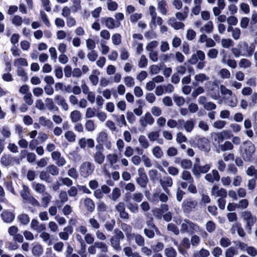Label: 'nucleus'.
I'll return each instance as SVG.
<instances>
[{"label": "nucleus", "instance_id": "obj_21", "mask_svg": "<svg viewBox=\"0 0 257 257\" xmlns=\"http://www.w3.org/2000/svg\"><path fill=\"white\" fill-rule=\"evenodd\" d=\"M31 227L37 232H41L46 229V226L44 224L40 223L37 219H32L31 224Z\"/></svg>", "mask_w": 257, "mask_h": 257}, {"label": "nucleus", "instance_id": "obj_5", "mask_svg": "<svg viewBox=\"0 0 257 257\" xmlns=\"http://www.w3.org/2000/svg\"><path fill=\"white\" fill-rule=\"evenodd\" d=\"M95 153H93L92 157L94 161L97 164L101 165L105 160V156L103 154L104 148L103 145L98 144L95 147Z\"/></svg>", "mask_w": 257, "mask_h": 257}, {"label": "nucleus", "instance_id": "obj_23", "mask_svg": "<svg viewBox=\"0 0 257 257\" xmlns=\"http://www.w3.org/2000/svg\"><path fill=\"white\" fill-rule=\"evenodd\" d=\"M54 98L58 105L60 106L63 110L64 111L68 110L69 105L63 97L60 95H56Z\"/></svg>", "mask_w": 257, "mask_h": 257}, {"label": "nucleus", "instance_id": "obj_56", "mask_svg": "<svg viewBox=\"0 0 257 257\" xmlns=\"http://www.w3.org/2000/svg\"><path fill=\"white\" fill-rule=\"evenodd\" d=\"M47 171L53 176H57L59 174V169L54 165H50L46 168Z\"/></svg>", "mask_w": 257, "mask_h": 257}, {"label": "nucleus", "instance_id": "obj_46", "mask_svg": "<svg viewBox=\"0 0 257 257\" xmlns=\"http://www.w3.org/2000/svg\"><path fill=\"white\" fill-rule=\"evenodd\" d=\"M76 238L77 240L80 243L81 246V249L79 251V253L82 255V257H85V255H82V254L84 253L85 251V244L81 236L79 234H77L76 235Z\"/></svg>", "mask_w": 257, "mask_h": 257}, {"label": "nucleus", "instance_id": "obj_3", "mask_svg": "<svg viewBox=\"0 0 257 257\" xmlns=\"http://www.w3.org/2000/svg\"><path fill=\"white\" fill-rule=\"evenodd\" d=\"M94 168V165L92 163L85 161L80 165L79 168V173L83 178H87L92 174Z\"/></svg>", "mask_w": 257, "mask_h": 257}, {"label": "nucleus", "instance_id": "obj_48", "mask_svg": "<svg viewBox=\"0 0 257 257\" xmlns=\"http://www.w3.org/2000/svg\"><path fill=\"white\" fill-rule=\"evenodd\" d=\"M218 75L222 79H229L231 77V73L230 71L226 68L221 69L218 73Z\"/></svg>", "mask_w": 257, "mask_h": 257}, {"label": "nucleus", "instance_id": "obj_37", "mask_svg": "<svg viewBox=\"0 0 257 257\" xmlns=\"http://www.w3.org/2000/svg\"><path fill=\"white\" fill-rule=\"evenodd\" d=\"M33 254L35 256H40L43 252V247L39 244H36L32 249Z\"/></svg>", "mask_w": 257, "mask_h": 257}, {"label": "nucleus", "instance_id": "obj_49", "mask_svg": "<svg viewBox=\"0 0 257 257\" xmlns=\"http://www.w3.org/2000/svg\"><path fill=\"white\" fill-rule=\"evenodd\" d=\"M39 178L41 180L47 183H50L52 182V178L47 171H42L40 173Z\"/></svg>", "mask_w": 257, "mask_h": 257}, {"label": "nucleus", "instance_id": "obj_41", "mask_svg": "<svg viewBox=\"0 0 257 257\" xmlns=\"http://www.w3.org/2000/svg\"><path fill=\"white\" fill-rule=\"evenodd\" d=\"M122 229L125 232L126 237L128 240L134 238V233H132V227L127 224H124L122 226Z\"/></svg>", "mask_w": 257, "mask_h": 257}, {"label": "nucleus", "instance_id": "obj_30", "mask_svg": "<svg viewBox=\"0 0 257 257\" xmlns=\"http://www.w3.org/2000/svg\"><path fill=\"white\" fill-rule=\"evenodd\" d=\"M32 186L33 189L39 194H43L44 193H45L46 188V186L43 184L34 182L32 183Z\"/></svg>", "mask_w": 257, "mask_h": 257}, {"label": "nucleus", "instance_id": "obj_61", "mask_svg": "<svg viewBox=\"0 0 257 257\" xmlns=\"http://www.w3.org/2000/svg\"><path fill=\"white\" fill-rule=\"evenodd\" d=\"M238 254V251L236 248L233 246H231L226 249L225 251V257H233Z\"/></svg>", "mask_w": 257, "mask_h": 257}, {"label": "nucleus", "instance_id": "obj_4", "mask_svg": "<svg viewBox=\"0 0 257 257\" xmlns=\"http://www.w3.org/2000/svg\"><path fill=\"white\" fill-rule=\"evenodd\" d=\"M96 141L98 144L104 145L107 150L111 149L112 143L109 140L108 134L106 131H102L99 132L96 136Z\"/></svg>", "mask_w": 257, "mask_h": 257}, {"label": "nucleus", "instance_id": "obj_29", "mask_svg": "<svg viewBox=\"0 0 257 257\" xmlns=\"http://www.w3.org/2000/svg\"><path fill=\"white\" fill-rule=\"evenodd\" d=\"M15 160V159L12 156L9 155H5L2 157L1 162L3 165L8 166L11 165Z\"/></svg>", "mask_w": 257, "mask_h": 257}, {"label": "nucleus", "instance_id": "obj_62", "mask_svg": "<svg viewBox=\"0 0 257 257\" xmlns=\"http://www.w3.org/2000/svg\"><path fill=\"white\" fill-rule=\"evenodd\" d=\"M107 9L110 11H115L118 8V4L112 0H107Z\"/></svg>", "mask_w": 257, "mask_h": 257}, {"label": "nucleus", "instance_id": "obj_50", "mask_svg": "<svg viewBox=\"0 0 257 257\" xmlns=\"http://www.w3.org/2000/svg\"><path fill=\"white\" fill-rule=\"evenodd\" d=\"M19 221L23 225H26L30 222V217L27 214L22 213L18 215Z\"/></svg>", "mask_w": 257, "mask_h": 257}, {"label": "nucleus", "instance_id": "obj_2", "mask_svg": "<svg viewBox=\"0 0 257 257\" xmlns=\"http://www.w3.org/2000/svg\"><path fill=\"white\" fill-rule=\"evenodd\" d=\"M240 149L244 160L250 161L255 151L254 145L250 141H245L240 146Z\"/></svg>", "mask_w": 257, "mask_h": 257}, {"label": "nucleus", "instance_id": "obj_12", "mask_svg": "<svg viewBox=\"0 0 257 257\" xmlns=\"http://www.w3.org/2000/svg\"><path fill=\"white\" fill-rule=\"evenodd\" d=\"M12 23L16 27H20L24 23L26 25H29L30 23V19L29 18L25 17L22 18L19 15L14 16L11 19Z\"/></svg>", "mask_w": 257, "mask_h": 257}, {"label": "nucleus", "instance_id": "obj_7", "mask_svg": "<svg viewBox=\"0 0 257 257\" xmlns=\"http://www.w3.org/2000/svg\"><path fill=\"white\" fill-rule=\"evenodd\" d=\"M138 177L136 178L137 183L142 187L145 188L147 185L148 179L144 168L138 169Z\"/></svg>", "mask_w": 257, "mask_h": 257}, {"label": "nucleus", "instance_id": "obj_45", "mask_svg": "<svg viewBox=\"0 0 257 257\" xmlns=\"http://www.w3.org/2000/svg\"><path fill=\"white\" fill-rule=\"evenodd\" d=\"M14 65L18 68H21L22 66H27L28 63L26 59L20 58L14 60Z\"/></svg>", "mask_w": 257, "mask_h": 257}, {"label": "nucleus", "instance_id": "obj_14", "mask_svg": "<svg viewBox=\"0 0 257 257\" xmlns=\"http://www.w3.org/2000/svg\"><path fill=\"white\" fill-rule=\"evenodd\" d=\"M155 119L150 112H147L144 116L140 117L139 122L141 126L146 127L148 125H152Z\"/></svg>", "mask_w": 257, "mask_h": 257}, {"label": "nucleus", "instance_id": "obj_44", "mask_svg": "<svg viewBox=\"0 0 257 257\" xmlns=\"http://www.w3.org/2000/svg\"><path fill=\"white\" fill-rule=\"evenodd\" d=\"M11 133L8 128L6 127H3L2 129L0 128V140L4 141L7 138L10 137Z\"/></svg>", "mask_w": 257, "mask_h": 257}, {"label": "nucleus", "instance_id": "obj_13", "mask_svg": "<svg viewBox=\"0 0 257 257\" xmlns=\"http://www.w3.org/2000/svg\"><path fill=\"white\" fill-rule=\"evenodd\" d=\"M19 229L16 226H11L8 229L9 234L13 237L15 241L19 242H22L23 241V236L22 235L18 233Z\"/></svg>", "mask_w": 257, "mask_h": 257}, {"label": "nucleus", "instance_id": "obj_9", "mask_svg": "<svg viewBox=\"0 0 257 257\" xmlns=\"http://www.w3.org/2000/svg\"><path fill=\"white\" fill-rule=\"evenodd\" d=\"M242 216L244 220L246 223V229L251 230V226L256 222V218L249 211H244L242 213Z\"/></svg>", "mask_w": 257, "mask_h": 257}, {"label": "nucleus", "instance_id": "obj_40", "mask_svg": "<svg viewBox=\"0 0 257 257\" xmlns=\"http://www.w3.org/2000/svg\"><path fill=\"white\" fill-rule=\"evenodd\" d=\"M45 102L46 107L49 110L57 111L58 110V107L55 105L52 99L50 98H46L45 100Z\"/></svg>", "mask_w": 257, "mask_h": 257}, {"label": "nucleus", "instance_id": "obj_38", "mask_svg": "<svg viewBox=\"0 0 257 257\" xmlns=\"http://www.w3.org/2000/svg\"><path fill=\"white\" fill-rule=\"evenodd\" d=\"M52 198V196L48 192H45L43 194L41 198V204L44 207H47Z\"/></svg>", "mask_w": 257, "mask_h": 257}, {"label": "nucleus", "instance_id": "obj_53", "mask_svg": "<svg viewBox=\"0 0 257 257\" xmlns=\"http://www.w3.org/2000/svg\"><path fill=\"white\" fill-rule=\"evenodd\" d=\"M238 65L240 68L246 69L250 67L251 62L247 59L242 58L240 60Z\"/></svg>", "mask_w": 257, "mask_h": 257}, {"label": "nucleus", "instance_id": "obj_36", "mask_svg": "<svg viewBox=\"0 0 257 257\" xmlns=\"http://www.w3.org/2000/svg\"><path fill=\"white\" fill-rule=\"evenodd\" d=\"M181 178L186 181L188 183H193L194 182V179L190 172L186 170L183 171L181 174Z\"/></svg>", "mask_w": 257, "mask_h": 257}, {"label": "nucleus", "instance_id": "obj_63", "mask_svg": "<svg viewBox=\"0 0 257 257\" xmlns=\"http://www.w3.org/2000/svg\"><path fill=\"white\" fill-rule=\"evenodd\" d=\"M64 137L69 142H74L75 141L76 135L72 131H68L65 132Z\"/></svg>", "mask_w": 257, "mask_h": 257}, {"label": "nucleus", "instance_id": "obj_19", "mask_svg": "<svg viewBox=\"0 0 257 257\" xmlns=\"http://www.w3.org/2000/svg\"><path fill=\"white\" fill-rule=\"evenodd\" d=\"M175 163L180 165V166L184 169H190L192 166V162L189 159L180 158H176L175 160Z\"/></svg>", "mask_w": 257, "mask_h": 257}, {"label": "nucleus", "instance_id": "obj_34", "mask_svg": "<svg viewBox=\"0 0 257 257\" xmlns=\"http://www.w3.org/2000/svg\"><path fill=\"white\" fill-rule=\"evenodd\" d=\"M71 232V228L69 226H67L63 229V231L60 232L59 233V236L61 239L67 240L69 238V233Z\"/></svg>", "mask_w": 257, "mask_h": 257}, {"label": "nucleus", "instance_id": "obj_15", "mask_svg": "<svg viewBox=\"0 0 257 257\" xmlns=\"http://www.w3.org/2000/svg\"><path fill=\"white\" fill-rule=\"evenodd\" d=\"M197 147L201 151L208 152L210 150L209 142L205 138H201L197 140Z\"/></svg>", "mask_w": 257, "mask_h": 257}, {"label": "nucleus", "instance_id": "obj_18", "mask_svg": "<svg viewBox=\"0 0 257 257\" xmlns=\"http://www.w3.org/2000/svg\"><path fill=\"white\" fill-rule=\"evenodd\" d=\"M211 195L215 197H226L227 192L223 188H219L217 186H214L211 189Z\"/></svg>", "mask_w": 257, "mask_h": 257}, {"label": "nucleus", "instance_id": "obj_25", "mask_svg": "<svg viewBox=\"0 0 257 257\" xmlns=\"http://www.w3.org/2000/svg\"><path fill=\"white\" fill-rule=\"evenodd\" d=\"M168 24L176 30L184 29V24L180 21H177L174 18L170 19L168 21Z\"/></svg>", "mask_w": 257, "mask_h": 257}, {"label": "nucleus", "instance_id": "obj_33", "mask_svg": "<svg viewBox=\"0 0 257 257\" xmlns=\"http://www.w3.org/2000/svg\"><path fill=\"white\" fill-rule=\"evenodd\" d=\"M213 29L214 26L213 22L212 21H208L200 28V32L209 34L213 32Z\"/></svg>", "mask_w": 257, "mask_h": 257}, {"label": "nucleus", "instance_id": "obj_31", "mask_svg": "<svg viewBox=\"0 0 257 257\" xmlns=\"http://www.w3.org/2000/svg\"><path fill=\"white\" fill-rule=\"evenodd\" d=\"M21 195L25 203L28 202L30 200V198L32 197L29 192V187L25 185H23V190L21 192Z\"/></svg>", "mask_w": 257, "mask_h": 257}, {"label": "nucleus", "instance_id": "obj_20", "mask_svg": "<svg viewBox=\"0 0 257 257\" xmlns=\"http://www.w3.org/2000/svg\"><path fill=\"white\" fill-rule=\"evenodd\" d=\"M160 183L164 190L168 193V187H170L173 185L172 179L169 176H166L160 180Z\"/></svg>", "mask_w": 257, "mask_h": 257}, {"label": "nucleus", "instance_id": "obj_27", "mask_svg": "<svg viewBox=\"0 0 257 257\" xmlns=\"http://www.w3.org/2000/svg\"><path fill=\"white\" fill-rule=\"evenodd\" d=\"M100 75V72L98 70L95 69L92 70L91 75L89 77V79L93 86H96L99 81L98 76Z\"/></svg>", "mask_w": 257, "mask_h": 257}, {"label": "nucleus", "instance_id": "obj_43", "mask_svg": "<svg viewBox=\"0 0 257 257\" xmlns=\"http://www.w3.org/2000/svg\"><path fill=\"white\" fill-rule=\"evenodd\" d=\"M113 117L117 122V125L122 127V126H125L126 125V122L125 119V117L123 114H121L119 116L116 115H113Z\"/></svg>", "mask_w": 257, "mask_h": 257}, {"label": "nucleus", "instance_id": "obj_64", "mask_svg": "<svg viewBox=\"0 0 257 257\" xmlns=\"http://www.w3.org/2000/svg\"><path fill=\"white\" fill-rule=\"evenodd\" d=\"M152 153L153 155L158 159L161 158L163 156V152L159 146L155 147L152 150Z\"/></svg>", "mask_w": 257, "mask_h": 257}, {"label": "nucleus", "instance_id": "obj_32", "mask_svg": "<svg viewBox=\"0 0 257 257\" xmlns=\"http://www.w3.org/2000/svg\"><path fill=\"white\" fill-rule=\"evenodd\" d=\"M189 10L188 7H185L184 8V11L183 13L177 12L175 14L176 19L180 21H183L186 20L188 15Z\"/></svg>", "mask_w": 257, "mask_h": 257}, {"label": "nucleus", "instance_id": "obj_60", "mask_svg": "<svg viewBox=\"0 0 257 257\" xmlns=\"http://www.w3.org/2000/svg\"><path fill=\"white\" fill-rule=\"evenodd\" d=\"M210 255L209 251L203 248H201L199 251L194 253V257H207Z\"/></svg>", "mask_w": 257, "mask_h": 257}, {"label": "nucleus", "instance_id": "obj_42", "mask_svg": "<svg viewBox=\"0 0 257 257\" xmlns=\"http://www.w3.org/2000/svg\"><path fill=\"white\" fill-rule=\"evenodd\" d=\"M70 117L72 122H76L80 120L81 114L79 111L75 110L71 112Z\"/></svg>", "mask_w": 257, "mask_h": 257}, {"label": "nucleus", "instance_id": "obj_57", "mask_svg": "<svg viewBox=\"0 0 257 257\" xmlns=\"http://www.w3.org/2000/svg\"><path fill=\"white\" fill-rule=\"evenodd\" d=\"M226 103L231 107H235L237 104V99L236 97L233 95L229 96L226 99Z\"/></svg>", "mask_w": 257, "mask_h": 257}, {"label": "nucleus", "instance_id": "obj_59", "mask_svg": "<svg viewBox=\"0 0 257 257\" xmlns=\"http://www.w3.org/2000/svg\"><path fill=\"white\" fill-rule=\"evenodd\" d=\"M85 127L88 132H93L95 130L96 126L93 120L89 119L86 121Z\"/></svg>", "mask_w": 257, "mask_h": 257}, {"label": "nucleus", "instance_id": "obj_10", "mask_svg": "<svg viewBox=\"0 0 257 257\" xmlns=\"http://www.w3.org/2000/svg\"><path fill=\"white\" fill-rule=\"evenodd\" d=\"M101 23L105 25L109 29H113L118 28L120 23L119 22L115 21L111 17H104L101 19Z\"/></svg>", "mask_w": 257, "mask_h": 257}, {"label": "nucleus", "instance_id": "obj_16", "mask_svg": "<svg viewBox=\"0 0 257 257\" xmlns=\"http://www.w3.org/2000/svg\"><path fill=\"white\" fill-rule=\"evenodd\" d=\"M52 158L55 161V163L59 167L64 166L66 163V160L61 156V153L58 151L53 152L51 154Z\"/></svg>", "mask_w": 257, "mask_h": 257}, {"label": "nucleus", "instance_id": "obj_55", "mask_svg": "<svg viewBox=\"0 0 257 257\" xmlns=\"http://www.w3.org/2000/svg\"><path fill=\"white\" fill-rule=\"evenodd\" d=\"M107 161L109 162V164L113 165L117 162L118 156L116 154H109L106 156Z\"/></svg>", "mask_w": 257, "mask_h": 257}, {"label": "nucleus", "instance_id": "obj_1", "mask_svg": "<svg viewBox=\"0 0 257 257\" xmlns=\"http://www.w3.org/2000/svg\"><path fill=\"white\" fill-rule=\"evenodd\" d=\"M180 231L182 233L191 232H202L205 236L207 235V233L201 228L197 224L192 222L189 219H185L183 222L181 224Z\"/></svg>", "mask_w": 257, "mask_h": 257}, {"label": "nucleus", "instance_id": "obj_26", "mask_svg": "<svg viewBox=\"0 0 257 257\" xmlns=\"http://www.w3.org/2000/svg\"><path fill=\"white\" fill-rule=\"evenodd\" d=\"M243 47L245 50L243 52V56H251L255 50V46L253 44L249 46L247 42H244Z\"/></svg>", "mask_w": 257, "mask_h": 257}, {"label": "nucleus", "instance_id": "obj_47", "mask_svg": "<svg viewBox=\"0 0 257 257\" xmlns=\"http://www.w3.org/2000/svg\"><path fill=\"white\" fill-rule=\"evenodd\" d=\"M110 243L111 246L116 251H119L121 250V246L120 245V240H118L114 237H112L110 238Z\"/></svg>", "mask_w": 257, "mask_h": 257}, {"label": "nucleus", "instance_id": "obj_39", "mask_svg": "<svg viewBox=\"0 0 257 257\" xmlns=\"http://www.w3.org/2000/svg\"><path fill=\"white\" fill-rule=\"evenodd\" d=\"M140 146L144 149H147L149 147L150 144L147 138L144 135H141L138 139Z\"/></svg>", "mask_w": 257, "mask_h": 257}, {"label": "nucleus", "instance_id": "obj_54", "mask_svg": "<svg viewBox=\"0 0 257 257\" xmlns=\"http://www.w3.org/2000/svg\"><path fill=\"white\" fill-rule=\"evenodd\" d=\"M39 122L42 126H47L48 127L52 126L53 124V123L50 120L47 119L44 116H41L39 117Z\"/></svg>", "mask_w": 257, "mask_h": 257}, {"label": "nucleus", "instance_id": "obj_8", "mask_svg": "<svg viewBox=\"0 0 257 257\" xmlns=\"http://www.w3.org/2000/svg\"><path fill=\"white\" fill-rule=\"evenodd\" d=\"M211 164H206L203 166H200L197 163L194 164L192 168V172L196 177H199L201 174H205L210 169Z\"/></svg>", "mask_w": 257, "mask_h": 257}, {"label": "nucleus", "instance_id": "obj_51", "mask_svg": "<svg viewBox=\"0 0 257 257\" xmlns=\"http://www.w3.org/2000/svg\"><path fill=\"white\" fill-rule=\"evenodd\" d=\"M167 3L165 0H162L159 1L158 4V8L159 12L163 15H166L167 13V10L166 7Z\"/></svg>", "mask_w": 257, "mask_h": 257}, {"label": "nucleus", "instance_id": "obj_35", "mask_svg": "<svg viewBox=\"0 0 257 257\" xmlns=\"http://www.w3.org/2000/svg\"><path fill=\"white\" fill-rule=\"evenodd\" d=\"M84 204L87 210L90 212L94 210L95 205L93 200L90 198H86L84 200Z\"/></svg>", "mask_w": 257, "mask_h": 257}, {"label": "nucleus", "instance_id": "obj_17", "mask_svg": "<svg viewBox=\"0 0 257 257\" xmlns=\"http://www.w3.org/2000/svg\"><path fill=\"white\" fill-rule=\"evenodd\" d=\"M197 203L196 201L188 199L184 201L183 203V208L185 212L189 213L193 210L196 206Z\"/></svg>", "mask_w": 257, "mask_h": 257}, {"label": "nucleus", "instance_id": "obj_52", "mask_svg": "<svg viewBox=\"0 0 257 257\" xmlns=\"http://www.w3.org/2000/svg\"><path fill=\"white\" fill-rule=\"evenodd\" d=\"M164 252L166 257H176L177 254L176 250L172 247L166 248Z\"/></svg>", "mask_w": 257, "mask_h": 257}, {"label": "nucleus", "instance_id": "obj_6", "mask_svg": "<svg viewBox=\"0 0 257 257\" xmlns=\"http://www.w3.org/2000/svg\"><path fill=\"white\" fill-rule=\"evenodd\" d=\"M210 78L203 73H199L195 75L192 84L194 86H198L200 85L204 84L205 86L207 83H210Z\"/></svg>", "mask_w": 257, "mask_h": 257}, {"label": "nucleus", "instance_id": "obj_58", "mask_svg": "<svg viewBox=\"0 0 257 257\" xmlns=\"http://www.w3.org/2000/svg\"><path fill=\"white\" fill-rule=\"evenodd\" d=\"M247 175L257 179V169L253 166H249L246 171Z\"/></svg>", "mask_w": 257, "mask_h": 257}, {"label": "nucleus", "instance_id": "obj_22", "mask_svg": "<svg viewBox=\"0 0 257 257\" xmlns=\"http://www.w3.org/2000/svg\"><path fill=\"white\" fill-rule=\"evenodd\" d=\"M205 179L210 183H213L215 181H218L220 179V176L216 170H213L210 173L207 174L205 176Z\"/></svg>", "mask_w": 257, "mask_h": 257}, {"label": "nucleus", "instance_id": "obj_24", "mask_svg": "<svg viewBox=\"0 0 257 257\" xmlns=\"http://www.w3.org/2000/svg\"><path fill=\"white\" fill-rule=\"evenodd\" d=\"M116 210L119 212V216L121 218L128 219V214L125 211L124 203L119 202L116 206Z\"/></svg>", "mask_w": 257, "mask_h": 257}, {"label": "nucleus", "instance_id": "obj_28", "mask_svg": "<svg viewBox=\"0 0 257 257\" xmlns=\"http://www.w3.org/2000/svg\"><path fill=\"white\" fill-rule=\"evenodd\" d=\"M1 216L4 222L11 223L15 219V215L11 212L4 211L1 214Z\"/></svg>", "mask_w": 257, "mask_h": 257}, {"label": "nucleus", "instance_id": "obj_11", "mask_svg": "<svg viewBox=\"0 0 257 257\" xmlns=\"http://www.w3.org/2000/svg\"><path fill=\"white\" fill-rule=\"evenodd\" d=\"M179 127L183 125L185 130L188 132L190 133L193 130L195 126L194 120L192 119L185 121L183 119L178 120Z\"/></svg>", "mask_w": 257, "mask_h": 257}]
</instances>
